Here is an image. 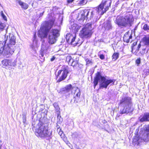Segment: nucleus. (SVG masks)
Returning a JSON list of instances; mask_svg holds the SVG:
<instances>
[{
    "label": "nucleus",
    "instance_id": "nucleus-17",
    "mask_svg": "<svg viewBox=\"0 0 149 149\" xmlns=\"http://www.w3.org/2000/svg\"><path fill=\"white\" fill-rule=\"evenodd\" d=\"M139 121L141 122L149 121V113L144 114L143 117L139 119Z\"/></svg>",
    "mask_w": 149,
    "mask_h": 149
},
{
    "label": "nucleus",
    "instance_id": "nucleus-22",
    "mask_svg": "<svg viewBox=\"0 0 149 149\" xmlns=\"http://www.w3.org/2000/svg\"><path fill=\"white\" fill-rule=\"evenodd\" d=\"M18 2L19 4L21 6L22 8L25 9H27L28 8V5L27 4L22 2L20 0H18Z\"/></svg>",
    "mask_w": 149,
    "mask_h": 149
},
{
    "label": "nucleus",
    "instance_id": "nucleus-6",
    "mask_svg": "<svg viewBox=\"0 0 149 149\" xmlns=\"http://www.w3.org/2000/svg\"><path fill=\"white\" fill-rule=\"evenodd\" d=\"M149 141V125H145L140 135H135L133 139L132 142L135 144L139 145L143 142Z\"/></svg>",
    "mask_w": 149,
    "mask_h": 149
},
{
    "label": "nucleus",
    "instance_id": "nucleus-37",
    "mask_svg": "<svg viewBox=\"0 0 149 149\" xmlns=\"http://www.w3.org/2000/svg\"><path fill=\"white\" fill-rule=\"evenodd\" d=\"M145 49H142V52L141 53L142 55H143V54L145 53Z\"/></svg>",
    "mask_w": 149,
    "mask_h": 149
},
{
    "label": "nucleus",
    "instance_id": "nucleus-26",
    "mask_svg": "<svg viewBox=\"0 0 149 149\" xmlns=\"http://www.w3.org/2000/svg\"><path fill=\"white\" fill-rule=\"evenodd\" d=\"M53 105L54 108L56 109V110L57 112L59 111L60 108L58 107V104L56 103H54L53 104Z\"/></svg>",
    "mask_w": 149,
    "mask_h": 149
},
{
    "label": "nucleus",
    "instance_id": "nucleus-42",
    "mask_svg": "<svg viewBox=\"0 0 149 149\" xmlns=\"http://www.w3.org/2000/svg\"><path fill=\"white\" fill-rule=\"evenodd\" d=\"M76 149H81L80 148L78 147V148H77Z\"/></svg>",
    "mask_w": 149,
    "mask_h": 149
},
{
    "label": "nucleus",
    "instance_id": "nucleus-19",
    "mask_svg": "<svg viewBox=\"0 0 149 149\" xmlns=\"http://www.w3.org/2000/svg\"><path fill=\"white\" fill-rule=\"evenodd\" d=\"M36 35L34 34L33 44L31 46L32 48L33 49H35L36 48H37L39 46L38 43V41L36 38Z\"/></svg>",
    "mask_w": 149,
    "mask_h": 149
},
{
    "label": "nucleus",
    "instance_id": "nucleus-40",
    "mask_svg": "<svg viewBox=\"0 0 149 149\" xmlns=\"http://www.w3.org/2000/svg\"><path fill=\"white\" fill-rule=\"evenodd\" d=\"M44 13V11H43L42 13H40V16L41 17L43 15V13Z\"/></svg>",
    "mask_w": 149,
    "mask_h": 149
},
{
    "label": "nucleus",
    "instance_id": "nucleus-23",
    "mask_svg": "<svg viewBox=\"0 0 149 149\" xmlns=\"http://www.w3.org/2000/svg\"><path fill=\"white\" fill-rule=\"evenodd\" d=\"M149 74V67H146L142 73L143 76L145 77Z\"/></svg>",
    "mask_w": 149,
    "mask_h": 149
},
{
    "label": "nucleus",
    "instance_id": "nucleus-38",
    "mask_svg": "<svg viewBox=\"0 0 149 149\" xmlns=\"http://www.w3.org/2000/svg\"><path fill=\"white\" fill-rule=\"evenodd\" d=\"M87 60H88V61L87 62V64H89L91 63V61H89L88 59H86V61H87Z\"/></svg>",
    "mask_w": 149,
    "mask_h": 149
},
{
    "label": "nucleus",
    "instance_id": "nucleus-36",
    "mask_svg": "<svg viewBox=\"0 0 149 149\" xmlns=\"http://www.w3.org/2000/svg\"><path fill=\"white\" fill-rule=\"evenodd\" d=\"M74 0H67V2L68 3H72Z\"/></svg>",
    "mask_w": 149,
    "mask_h": 149
},
{
    "label": "nucleus",
    "instance_id": "nucleus-32",
    "mask_svg": "<svg viewBox=\"0 0 149 149\" xmlns=\"http://www.w3.org/2000/svg\"><path fill=\"white\" fill-rule=\"evenodd\" d=\"M57 118L59 120L60 122H61L62 121V118H61V116L59 114H58V115L57 116Z\"/></svg>",
    "mask_w": 149,
    "mask_h": 149
},
{
    "label": "nucleus",
    "instance_id": "nucleus-47",
    "mask_svg": "<svg viewBox=\"0 0 149 149\" xmlns=\"http://www.w3.org/2000/svg\"><path fill=\"white\" fill-rule=\"evenodd\" d=\"M124 39H125V38H124Z\"/></svg>",
    "mask_w": 149,
    "mask_h": 149
},
{
    "label": "nucleus",
    "instance_id": "nucleus-34",
    "mask_svg": "<svg viewBox=\"0 0 149 149\" xmlns=\"http://www.w3.org/2000/svg\"><path fill=\"white\" fill-rule=\"evenodd\" d=\"M129 38L128 39H127L126 40V42H127L128 43V42H129V41H130V39H131V38H132V36L130 35V36H129Z\"/></svg>",
    "mask_w": 149,
    "mask_h": 149
},
{
    "label": "nucleus",
    "instance_id": "nucleus-4",
    "mask_svg": "<svg viewBox=\"0 0 149 149\" xmlns=\"http://www.w3.org/2000/svg\"><path fill=\"white\" fill-rule=\"evenodd\" d=\"M98 82H99V89L104 88H107L108 86L111 83L114 85L115 81L114 80L106 79L104 76H102L100 72H97L94 78V88L97 85Z\"/></svg>",
    "mask_w": 149,
    "mask_h": 149
},
{
    "label": "nucleus",
    "instance_id": "nucleus-11",
    "mask_svg": "<svg viewBox=\"0 0 149 149\" xmlns=\"http://www.w3.org/2000/svg\"><path fill=\"white\" fill-rule=\"evenodd\" d=\"M68 73V70L66 67L63 68L61 70H59L56 76L57 79H58L57 81L60 82L65 80Z\"/></svg>",
    "mask_w": 149,
    "mask_h": 149
},
{
    "label": "nucleus",
    "instance_id": "nucleus-3",
    "mask_svg": "<svg viewBox=\"0 0 149 149\" xmlns=\"http://www.w3.org/2000/svg\"><path fill=\"white\" fill-rule=\"evenodd\" d=\"M119 106L121 107L120 112L121 114L131 113L133 111L132 98L129 96H123L120 100Z\"/></svg>",
    "mask_w": 149,
    "mask_h": 149
},
{
    "label": "nucleus",
    "instance_id": "nucleus-20",
    "mask_svg": "<svg viewBox=\"0 0 149 149\" xmlns=\"http://www.w3.org/2000/svg\"><path fill=\"white\" fill-rule=\"evenodd\" d=\"M74 35L75 36H73L72 35H70L69 37V38L68 39V41H70L71 40L70 42L71 44L75 46L77 45L79 43H78V42H74L75 39V35Z\"/></svg>",
    "mask_w": 149,
    "mask_h": 149
},
{
    "label": "nucleus",
    "instance_id": "nucleus-10",
    "mask_svg": "<svg viewBox=\"0 0 149 149\" xmlns=\"http://www.w3.org/2000/svg\"><path fill=\"white\" fill-rule=\"evenodd\" d=\"M60 36L59 31L57 29H53L49 33L48 42L51 44L54 43L56 41V38Z\"/></svg>",
    "mask_w": 149,
    "mask_h": 149
},
{
    "label": "nucleus",
    "instance_id": "nucleus-31",
    "mask_svg": "<svg viewBox=\"0 0 149 149\" xmlns=\"http://www.w3.org/2000/svg\"><path fill=\"white\" fill-rule=\"evenodd\" d=\"M136 63L137 64V65L138 66L139 64L141 63V58H139L137 59L136 61Z\"/></svg>",
    "mask_w": 149,
    "mask_h": 149
},
{
    "label": "nucleus",
    "instance_id": "nucleus-45",
    "mask_svg": "<svg viewBox=\"0 0 149 149\" xmlns=\"http://www.w3.org/2000/svg\"><path fill=\"white\" fill-rule=\"evenodd\" d=\"M91 26V24H90V25H89V26Z\"/></svg>",
    "mask_w": 149,
    "mask_h": 149
},
{
    "label": "nucleus",
    "instance_id": "nucleus-5",
    "mask_svg": "<svg viewBox=\"0 0 149 149\" xmlns=\"http://www.w3.org/2000/svg\"><path fill=\"white\" fill-rule=\"evenodd\" d=\"M132 15L127 14L124 16H118L115 21V23L121 28L132 26L134 21Z\"/></svg>",
    "mask_w": 149,
    "mask_h": 149
},
{
    "label": "nucleus",
    "instance_id": "nucleus-48",
    "mask_svg": "<svg viewBox=\"0 0 149 149\" xmlns=\"http://www.w3.org/2000/svg\"><path fill=\"white\" fill-rule=\"evenodd\" d=\"M87 61H88V60H87V61H86L87 62Z\"/></svg>",
    "mask_w": 149,
    "mask_h": 149
},
{
    "label": "nucleus",
    "instance_id": "nucleus-1",
    "mask_svg": "<svg viewBox=\"0 0 149 149\" xmlns=\"http://www.w3.org/2000/svg\"><path fill=\"white\" fill-rule=\"evenodd\" d=\"M4 40L2 43L0 41V54H2L6 57H8L13 54L15 51L16 38L12 34L7 36L5 35Z\"/></svg>",
    "mask_w": 149,
    "mask_h": 149
},
{
    "label": "nucleus",
    "instance_id": "nucleus-7",
    "mask_svg": "<svg viewBox=\"0 0 149 149\" xmlns=\"http://www.w3.org/2000/svg\"><path fill=\"white\" fill-rule=\"evenodd\" d=\"M54 19H52L45 22L42 25L40 29L38 32L39 36L41 38H46L50 29L52 28L54 22Z\"/></svg>",
    "mask_w": 149,
    "mask_h": 149
},
{
    "label": "nucleus",
    "instance_id": "nucleus-28",
    "mask_svg": "<svg viewBox=\"0 0 149 149\" xmlns=\"http://www.w3.org/2000/svg\"><path fill=\"white\" fill-rule=\"evenodd\" d=\"M87 2V1L86 0H82L79 1V4H80L81 5H83L86 4Z\"/></svg>",
    "mask_w": 149,
    "mask_h": 149
},
{
    "label": "nucleus",
    "instance_id": "nucleus-13",
    "mask_svg": "<svg viewBox=\"0 0 149 149\" xmlns=\"http://www.w3.org/2000/svg\"><path fill=\"white\" fill-rule=\"evenodd\" d=\"M2 62L3 65L4 66H10L14 67L16 65V61L15 59H4Z\"/></svg>",
    "mask_w": 149,
    "mask_h": 149
},
{
    "label": "nucleus",
    "instance_id": "nucleus-29",
    "mask_svg": "<svg viewBox=\"0 0 149 149\" xmlns=\"http://www.w3.org/2000/svg\"><path fill=\"white\" fill-rule=\"evenodd\" d=\"M1 16L3 18L5 21H7V18L6 16L4 14L2 11L1 12Z\"/></svg>",
    "mask_w": 149,
    "mask_h": 149
},
{
    "label": "nucleus",
    "instance_id": "nucleus-39",
    "mask_svg": "<svg viewBox=\"0 0 149 149\" xmlns=\"http://www.w3.org/2000/svg\"><path fill=\"white\" fill-rule=\"evenodd\" d=\"M55 58V57L53 56L52 58H51L50 60L51 61H53L54 60Z\"/></svg>",
    "mask_w": 149,
    "mask_h": 149
},
{
    "label": "nucleus",
    "instance_id": "nucleus-24",
    "mask_svg": "<svg viewBox=\"0 0 149 149\" xmlns=\"http://www.w3.org/2000/svg\"><path fill=\"white\" fill-rule=\"evenodd\" d=\"M119 53H114L112 56V60L115 61L118 59L119 56Z\"/></svg>",
    "mask_w": 149,
    "mask_h": 149
},
{
    "label": "nucleus",
    "instance_id": "nucleus-21",
    "mask_svg": "<svg viewBox=\"0 0 149 149\" xmlns=\"http://www.w3.org/2000/svg\"><path fill=\"white\" fill-rule=\"evenodd\" d=\"M66 61L68 62H70L72 60V65L74 66H76L78 62L77 61H74L73 59H72L71 57L70 56H68L66 57Z\"/></svg>",
    "mask_w": 149,
    "mask_h": 149
},
{
    "label": "nucleus",
    "instance_id": "nucleus-12",
    "mask_svg": "<svg viewBox=\"0 0 149 149\" xmlns=\"http://www.w3.org/2000/svg\"><path fill=\"white\" fill-rule=\"evenodd\" d=\"M91 29L86 26H84L80 31V36L83 38L90 37L92 34Z\"/></svg>",
    "mask_w": 149,
    "mask_h": 149
},
{
    "label": "nucleus",
    "instance_id": "nucleus-30",
    "mask_svg": "<svg viewBox=\"0 0 149 149\" xmlns=\"http://www.w3.org/2000/svg\"><path fill=\"white\" fill-rule=\"evenodd\" d=\"M22 119L23 122L24 123H26V117L25 115H23Z\"/></svg>",
    "mask_w": 149,
    "mask_h": 149
},
{
    "label": "nucleus",
    "instance_id": "nucleus-9",
    "mask_svg": "<svg viewBox=\"0 0 149 149\" xmlns=\"http://www.w3.org/2000/svg\"><path fill=\"white\" fill-rule=\"evenodd\" d=\"M90 12L87 10H83L81 11L80 13H79L78 19L79 20H85L88 19L92 20L93 19V15L94 14V12L92 11L90 13V17H89V13Z\"/></svg>",
    "mask_w": 149,
    "mask_h": 149
},
{
    "label": "nucleus",
    "instance_id": "nucleus-8",
    "mask_svg": "<svg viewBox=\"0 0 149 149\" xmlns=\"http://www.w3.org/2000/svg\"><path fill=\"white\" fill-rule=\"evenodd\" d=\"M111 0H102L97 8L98 13L102 15L108 10L109 8L111 6Z\"/></svg>",
    "mask_w": 149,
    "mask_h": 149
},
{
    "label": "nucleus",
    "instance_id": "nucleus-33",
    "mask_svg": "<svg viewBox=\"0 0 149 149\" xmlns=\"http://www.w3.org/2000/svg\"><path fill=\"white\" fill-rule=\"evenodd\" d=\"M100 58L102 60L104 59L105 58L104 56L102 54H100L99 56Z\"/></svg>",
    "mask_w": 149,
    "mask_h": 149
},
{
    "label": "nucleus",
    "instance_id": "nucleus-43",
    "mask_svg": "<svg viewBox=\"0 0 149 149\" xmlns=\"http://www.w3.org/2000/svg\"><path fill=\"white\" fill-rule=\"evenodd\" d=\"M138 130L137 129H136V132H138Z\"/></svg>",
    "mask_w": 149,
    "mask_h": 149
},
{
    "label": "nucleus",
    "instance_id": "nucleus-27",
    "mask_svg": "<svg viewBox=\"0 0 149 149\" xmlns=\"http://www.w3.org/2000/svg\"><path fill=\"white\" fill-rule=\"evenodd\" d=\"M143 29L145 31H147L149 32V26H148L147 24H145L144 25Z\"/></svg>",
    "mask_w": 149,
    "mask_h": 149
},
{
    "label": "nucleus",
    "instance_id": "nucleus-15",
    "mask_svg": "<svg viewBox=\"0 0 149 149\" xmlns=\"http://www.w3.org/2000/svg\"><path fill=\"white\" fill-rule=\"evenodd\" d=\"M104 26L106 31L112 30L113 28L111 22L109 20H108L104 23Z\"/></svg>",
    "mask_w": 149,
    "mask_h": 149
},
{
    "label": "nucleus",
    "instance_id": "nucleus-14",
    "mask_svg": "<svg viewBox=\"0 0 149 149\" xmlns=\"http://www.w3.org/2000/svg\"><path fill=\"white\" fill-rule=\"evenodd\" d=\"M74 90H75V92L74 93V102L77 103L80 95V90L79 88L76 87H73L72 92Z\"/></svg>",
    "mask_w": 149,
    "mask_h": 149
},
{
    "label": "nucleus",
    "instance_id": "nucleus-44",
    "mask_svg": "<svg viewBox=\"0 0 149 149\" xmlns=\"http://www.w3.org/2000/svg\"><path fill=\"white\" fill-rule=\"evenodd\" d=\"M76 134V133H75L74 134H73V136L74 135V134Z\"/></svg>",
    "mask_w": 149,
    "mask_h": 149
},
{
    "label": "nucleus",
    "instance_id": "nucleus-25",
    "mask_svg": "<svg viewBox=\"0 0 149 149\" xmlns=\"http://www.w3.org/2000/svg\"><path fill=\"white\" fill-rule=\"evenodd\" d=\"M5 26V24L0 21V31H2L3 30Z\"/></svg>",
    "mask_w": 149,
    "mask_h": 149
},
{
    "label": "nucleus",
    "instance_id": "nucleus-16",
    "mask_svg": "<svg viewBox=\"0 0 149 149\" xmlns=\"http://www.w3.org/2000/svg\"><path fill=\"white\" fill-rule=\"evenodd\" d=\"M72 85L70 84L67 85L65 87L62 88L61 91L64 93H68L70 91L71 89L72 90Z\"/></svg>",
    "mask_w": 149,
    "mask_h": 149
},
{
    "label": "nucleus",
    "instance_id": "nucleus-18",
    "mask_svg": "<svg viewBox=\"0 0 149 149\" xmlns=\"http://www.w3.org/2000/svg\"><path fill=\"white\" fill-rule=\"evenodd\" d=\"M143 41L145 45L149 47V34L145 36L143 38Z\"/></svg>",
    "mask_w": 149,
    "mask_h": 149
},
{
    "label": "nucleus",
    "instance_id": "nucleus-35",
    "mask_svg": "<svg viewBox=\"0 0 149 149\" xmlns=\"http://www.w3.org/2000/svg\"><path fill=\"white\" fill-rule=\"evenodd\" d=\"M3 143L2 141L1 140H0V149H1Z\"/></svg>",
    "mask_w": 149,
    "mask_h": 149
},
{
    "label": "nucleus",
    "instance_id": "nucleus-46",
    "mask_svg": "<svg viewBox=\"0 0 149 149\" xmlns=\"http://www.w3.org/2000/svg\"><path fill=\"white\" fill-rule=\"evenodd\" d=\"M90 13H89V17H90Z\"/></svg>",
    "mask_w": 149,
    "mask_h": 149
},
{
    "label": "nucleus",
    "instance_id": "nucleus-2",
    "mask_svg": "<svg viewBox=\"0 0 149 149\" xmlns=\"http://www.w3.org/2000/svg\"><path fill=\"white\" fill-rule=\"evenodd\" d=\"M48 125L45 122V118H40L36 122H33L32 125L33 126V130H35V135L38 137L44 138L51 137L52 132L48 130Z\"/></svg>",
    "mask_w": 149,
    "mask_h": 149
},
{
    "label": "nucleus",
    "instance_id": "nucleus-41",
    "mask_svg": "<svg viewBox=\"0 0 149 149\" xmlns=\"http://www.w3.org/2000/svg\"><path fill=\"white\" fill-rule=\"evenodd\" d=\"M141 47V45L140 44H139L138 46V49H139Z\"/></svg>",
    "mask_w": 149,
    "mask_h": 149
}]
</instances>
